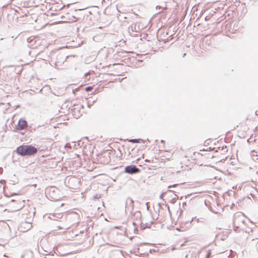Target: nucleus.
I'll return each mask as SVG.
<instances>
[{"label":"nucleus","mask_w":258,"mask_h":258,"mask_svg":"<svg viewBox=\"0 0 258 258\" xmlns=\"http://www.w3.org/2000/svg\"><path fill=\"white\" fill-rule=\"evenodd\" d=\"M212 256V252L211 250H209L206 255L205 258H210Z\"/></svg>","instance_id":"ddd939ff"},{"label":"nucleus","mask_w":258,"mask_h":258,"mask_svg":"<svg viewBox=\"0 0 258 258\" xmlns=\"http://www.w3.org/2000/svg\"><path fill=\"white\" fill-rule=\"evenodd\" d=\"M58 191H59V190L57 188H55L54 187H51L49 188V194L50 195L51 198H52L54 200H56V198L53 197V196H54V194L55 192H57Z\"/></svg>","instance_id":"6e6552de"},{"label":"nucleus","mask_w":258,"mask_h":258,"mask_svg":"<svg viewBox=\"0 0 258 258\" xmlns=\"http://www.w3.org/2000/svg\"><path fill=\"white\" fill-rule=\"evenodd\" d=\"M54 13H51V15L52 16V15H54Z\"/></svg>","instance_id":"393cba45"},{"label":"nucleus","mask_w":258,"mask_h":258,"mask_svg":"<svg viewBox=\"0 0 258 258\" xmlns=\"http://www.w3.org/2000/svg\"><path fill=\"white\" fill-rule=\"evenodd\" d=\"M134 208V201L131 198H127L125 201V211L126 213L129 212L131 213H133Z\"/></svg>","instance_id":"20e7f679"},{"label":"nucleus","mask_w":258,"mask_h":258,"mask_svg":"<svg viewBox=\"0 0 258 258\" xmlns=\"http://www.w3.org/2000/svg\"><path fill=\"white\" fill-rule=\"evenodd\" d=\"M177 185L176 184H173V185H169V186H168V188H171V187H173V186H175V185Z\"/></svg>","instance_id":"a211bd4d"},{"label":"nucleus","mask_w":258,"mask_h":258,"mask_svg":"<svg viewBox=\"0 0 258 258\" xmlns=\"http://www.w3.org/2000/svg\"><path fill=\"white\" fill-rule=\"evenodd\" d=\"M153 222H151L150 224H149L148 223H144L143 222H141L140 223L141 228L143 229H145L146 228H150L151 224H153Z\"/></svg>","instance_id":"9b49d317"},{"label":"nucleus","mask_w":258,"mask_h":258,"mask_svg":"<svg viewBox=\"0 0 258 258\" xmlns=\"http://www.w3.org/2000/svg\"><path fill=\"white\" fill-rule=\"evenodd\" d=\"M14 201H15L14 200H12L11 202H14Z\"/></svg>","instance_id":"bb28decb"},{"label":"nucleus","mask_w":258,"mask_h":258,"mask_svg":"<svg viewBox=\"0 0 258 258\" xmlns=\"http://www.w3.org/2000/svg\"><path fill=\"white\" fill-rule=\"evenodd\" d=\"M49 218L52 220H56L55 215L54 214L52 215L51 217H49Z\"/></svg>","instance_id":"dca6fc26"},{"label":"nucleus","mask_w":258,"mask_h":258,"mask_svg":"<svg viewBox=\"0 0 258 258\" xmlns=\"http://www.w3.org/2000/svg\"><path fill=\"white\" fill-rule=\"evenodd\" d=\"M192 221H193V219L190 221H185L184 222H182L181 224V228H183L184 226H185L186 228L190 227Z\"/></svg>","instance_id":"1a4fd4ad"},{"label":"nucleus","mask_w":258,"mask_h":258,"mask_svg":"<svg viewBox=\"0 0 258 258\" xmlns=\"http://www.w3.org/2000/svg\"><path fill=\"white\" fill-rule=\"evenodd\" d=\"M3 169L2 168L0 167V174L2 173Z\"/></svg>","instance_id":"412c9836"},{"label":"nucleus","mask_w":258,"mask_h":258,"mask_svg":"<svg viewBox=\"0 0 258 258\" xmlns=\"http://www.w3.org/2000/svg\"><path fill=\"white\" fill-rule=\"evenodd\" d=\"M128 141L132 143H144L143 140L141 139H134L128 140Z\"/></svg>","instance_id":"9d476101"},{"label":"nucleus","mask_w":258,"mask_h":258,"mask_svg":"<svg viewBox=\"0 0 258 258\" xmlns=\"http://www.w3.org/2000/svg\"><path fill=\"white\" fill-rule=\"evenodd\" d=\"M22 225H23L25 229H26V231L30 229L32 227V224L28 222H25L22 224Z\"/></svg>","instance_id":"f8f14e48"},{"label":"nucleus","mask_w":258,"mask_h":258,"mask_svg":"<svg viewBox=\"0 0 258 258\" xmlns=\"http://www.w3.org/2000/svg\"><path fill=\"white\" fill-rule=\"evenodd\" d=\"M95 199H98L99 197H98L97 195H96L95 197Z\"/></svg>","instance_id":"5701e85b"},{"label":"nucleus","mask_w":258,"mask_h":258,"mask_svg":"<svg viewBox=\"0 0 258 258\" xmlns=\"http://www.w3.org/2000/svg\"><path fill=\"white\" fill-rule=\"evenodd\" d=\"M156 8V9H163V8L161 6H157Z\"/></svg>","instance_id":"f3484780"},{"label":"nucleus","mask_w":258,"mask_h":258,"mask_svg":"<svg viewBox=\"0 0 258 258\" xmlns=\"http://www.w3.org/2000/svg\"><path fill=\"white\" fill-rule=\"evenodd\" d=\"M92 89H93V87L92 86H88V87H86L85 88V90L86 92L91 91H92Z\"/></svg>","instance_id":"4468645a"},{"label":"nucleus","mask_w":258,"mask_h":258,"mask_svg":"<svg viewBox=\"0 0 258 258\" xmlns=\"http://www.w3.org/2000/svg\"><path fill=\"white\" fill-rule=\"evenodd\" d=\"M214 43V39L210 35H206L202 39V45L205 47L206 49H208V47H213Z\"/></svg>","instance_id":"f03ea898"},{"label":"nucleus","mask_w":258,"mask_h":258,"mask_svg":"<svg viewBox=\"0 0 258 258\" xmlns=\"http://www.w3.org/2000/svg\"><path fill=\"white\" fill-rule=\"evenodd\" d=\"M61 21L63 22L70 23L75 22L77 20V18L74 16H70L69 13L66 14V16L62 15L60 17Z\"/></svg>","instance_id":"423d86ee"},{"label":"nucleus","mask_w":258,"mask_h":258,"mask_svg":"<svg viewBox=\"0 0 258 258\" xmlns=\"http://www.w3.org/2000/svg\"><path fill=\"white\" fill-rule=\"evenodd\" d=\"M64 5H63L62 7H59V6H57V8H55V10H61L62 8H63L64 7Z\"/></svg>","instance_id":"2eb2a0df"},{"label":"nucleus","mask_w":258,"mask_h":258,"mask_svg":"<svg viewBox=\"0 0 258 258\" xmlns=\"http://www.w3.org/2000/svg\"><path fill=\"white\" fill-rule=\"evenodd\" d=\"M141 170L136 165H130L126 166L124 168V172L128 174H135L140 173Z\"/></svg>","instance_id":"7ed1b4c3"},{"label":"nucleus","mask_w":258,"mask_h":258,"mask_svg":"<svg viewBox=\"0 0 258 258\" xmlns=\"http://www.w3.org/2000/svg\"><path fill=\"white\" fill-rule=\"evenodd\" d=\"M38 149L32 145H22L18 146L15 152L21 156H34L37 153Z\"/></svg>","instance_id":"f257e3e1"},{"label":"nucleus","mask_w":258,"mask_h":258,"mask_svg":"<svg viewBox=\"0 0 258 258\" xmlns=\"http://www.w3.org/2000/svg\"><path fill=\"white\" fill-rule=\"evenodd\" d=\"M132 214V218H133L134 220H141V217H142V214L140 211H136V212L134 213H131Z\"/></svg>","instance_id":"0eeeda50"},{"label":"nucleus","mask_w":258,"mask_h":258,"mask_svg":"<svg viewBox=\"0 0 258 258\" xmlns=\"http://www.w3.org/2000/svg\"><path fill=\"white\" fill-rule=\"evenodd\" d=\"M108 161H109V160L107 159V160H106V162H108Z\"/></svg>","instance_id":"cd10ccee"},{"label":"nucleus","mask_w":258,"mask_h":258,"mask_svg":"<svg viewBox=\"0 0 258 258\" xmlns=\"http://www.w3.org/2000/svg\"><path fill=\"white\" fill-rule=\"evenodd\" d=\"M186 202H183L182 203L183 207H184V206H186Z\"/></svg>","instance_id":"aec40b11"},{"label":"nucleus","mask_w":258,"mask_h":258,"mask_svg":"<svg viewBox=\"0 0 258 258\" xmlns=\"http://www.w3.org/2000/svg\"><path fill=\"white\" fill-rule=\"evenodd\" d=\"M186 55V53H184L183 55V57H184Z\"/></svg>","instance_id":"b1692460"},{"label":"nucleus","mask_w":258,"mask_h":258,"mask_svg":"<svg viewBox=\"0 0 258 258\" xmlns=\"http://www.w3.org/2000/svg\"><path fill=\"white\" fill-rule=\"evenodd\" d=\"M167 208H168V212H169L170 214H171L169 206L168 205H167Z\"/></svg>","instance_id":"6ab92c4d"},{"label":"nucleus","mask_w":258,"mask_h":258,"mask_svg":"<svg viewBox=\"0 0 258 258\" xmlns=\"http://www.w3.org/2000/svg\"><path fill=\"white\" fill-rule=\"evenodd\" d=\"M28 126L27 121L25 119L21 118L19 120L17 124L16 125V128L17 130L22 131L27 129Z\"/></svg>","instance_id":"39448f33"},{"label":"nucleus","mask_w":258,"mask_h":258,"mask_svg":"<svg viewBox=\"0 0 258 258\" xmlns=\"http://www.w3.org/2000/svg\"><path fill=\"white\" fill-rule=\"evenodd\" d=\"M206 20H207V17L205 18Z\"/></svg>","instance_id":"a878e982"},{"label":"nucleus","mask_w":258,"mask_h":258,"mask_svg":"<svg viewBox=\"0 0 258 258\" xmlns=\"http://www.w3.org/2000/svg\"><path fill=\"white\" fill-rule=\"evenodd\" d=\"M160 142H161V143H164L165 141H164V140H161L160 141Z\"/></svg>","instance_id":"4be33fe9"}]
</instances>
